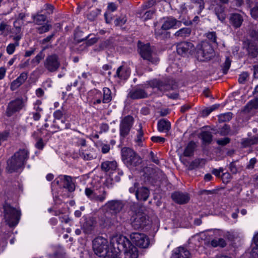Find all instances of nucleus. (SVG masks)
Listing matches in <instances>:
<instances>
[{
    "label": "nucleus",
    "instance_id": "obj_1",
    "mask_svg": "<svg viewBox=\"0 0 258 258\" xmlns=\"http://www.w3.org/2000/svg\"><path fill=\"white\" fill-rule=\"evenodd\" d=\"M110 243L114 248H117L119 251H123L119 258H138L137 248L125 236L121 235L113 236L110 239Z\"/></svg>",
    "mask_w": 258,
    "mask_h": 258
},
{
    "label": "nucleus",
    "instance_id": "obj_48",
    "mask_svg": "<svg viewBox=\"0 0 258 258\" xmlns=\"http://www.w3.org/2000/svg\"><path fill=\"white\" fill-rule=\"evenodd\" d=\"M51 25L49 24H46L41 27L38 28V32L39 34H43L44 33L48 32L50 28H51Z\"/></svg>",
    "mask_w": 258,
    "mask_h": 258
},
{
    "label": "nucleus",
    "instance_id": "obj_32",
    "mask_svg": "<svg viewBox=\"0 0 258 258\" xmlns=\"http://www.w3.org/2000/svg\"><path fill=\"white\" fill-rule=\"evenodd\" d=\"M215 12L219 20L221 21L225 20L226 15L224 13V8L223 6L221 5L217 6L215 8Z\"/></svg>",
    "mask_w": 258,
    "mask_h": 258
},
{
    "label": "nucleus",
    "instance_id": "obj_14",
    "mask_svg": "<svg viewBox=\"0 0 258 258\" xmlns=\"http://www.w3.org/2000/svg\"><path fill=\"white\" fill-rule=\"evenodd\" d=\"M195 50L194 45L190 42L183 41L177 45V52L181 55L192 54Z\"/></svg>",
    "mask_w": 258,
    "mask_h": 258
},
{
    "label": "nucleus",
    "instance_id": "obj_16",
    "mask_svg": "<svg viewBox=\"0 0 258 258\" xmlns=\"http://www.w3.org/2000/svg\"><path fill=\"white\" fill-rule=\"evenodd\" d=\"M243 47L246 49L249 56L254 58L258 55V46L255 42L246 40L243 43Z\"/></svg>",
    "mask_w": 258,
    "mask_h": 258
},
{
    "label": "nucleus",
    "instance_id": "obj_52",
    "mask_svg": "<svg viewBox=\"0 0 258 258\" xmlns=\"http://www.w3.org/2000/svg\"><path fill=\"white\" fill-rule=\"evenodd\" d=\"M126 22V18L125 16H123L117 18L114 21V24L115 26H122Z\"/></svg>",
    "mask_w": 258,
    "mask_h": 258
},
{
    "label": "nucleus",
    "instance_id": "obj_49",
    "mask_svg": "<svg viewBox=\"0 0 258 258\" xmlns=\"http://www.w3.org/2000/svg\"><path fill=\"white\" fill-rule=\"evenodd\" d=\"M53 115L55 118V120H54L53 122L54 123H56V121L55 120L56 119L58 120V119H60L63 115V113L61 110H57L54 112ZM54 126H56V127H57L58 129L59 128V127L58 126L56 125V124H54Z\"/></svg>",
    "mask_w": 258,
    "mask_h": 258
},
{
    "label": "nucleus",
    "instance_id": "obj_23",
    "mask_svg": "<svg viewBox=\"0 0 258 258\" xmlns=\"http://www.w3.org/2000/svg\"><path fill=\"white\" fill-rule=\"evenodd\" d=\"M117 167V164L115 161H105L101 164L100 168L104 172H112L115 171Z\"/></svg>",
    "mask_w": 258,
    "mask_h": 258
},
{
    "label": "nucleus",
    "instance_id": "obj_33",
    "mask_svg": "<svg viewBox=\"0 0 258 258\" xmlns=\"http://www.w3.org/2000/svg\"><path fill=\"white\" fill-rule=\"evenodd\" d=\"M195 148V143L192 142L189 143L185 149L183 153L184 156L185 157H190L192 156Z\"/></svg>",
    "mask_w": 258,
    "mask_h": 258
},
{
    "label": "nucleus",
    "instance_id": "obj_61",
    "mask_svg": "<svg viewBox=\"0 0 258 258\" xmlns=\"http://www.w3.org/2000/svg\"><path fill=\"white\" fill-rule=\"evenodd\" d=\"M54 36V33L51 34V35L48 36L45 38H44L41 40V44H45L50 42L51 40V39L53 38Z\"/></svg>",
    "mask_w": 258,
    "mask_h": 258
},
{
    "label": "nucleus",
    "instance_id": "obj_18",
    "mask_svg": "<svg viewBox=\"0 0 258 258\" xmlns=\"http://www.w3.org/2000/svg\"><path fill=\"white\" fill-rule=\"evenodd\" d=\"M147 93L141 88H134L131 90L127 95V97L132 99H140L147 98Z\"/></svg>",
    "mask_w": 258,
    "mask_h": 258
},
{
    "label": "nucleus",
    "instance_id": "obj_45",
    "mask_svg": "<svg viewBox=\"0 0 258 258\" xmlns=\"http://www.w3.org/2000/svg\"><path fill=\"white\" fill-rule=\"evenodd\" d=\"M139 126L140 128L138 130V134L137 135V139H136V142L140 145L142 142L143 141L144 132L141 124Z\"/></svg>",
    "mask_w": 258,
    "mask_h": 258
},
{
    "label": "nucleus",
    "instance_id": "obj_10",
    "mask_svg": "<svg viewBox=\"0 0 258 258\" xmlns=\"http://www.w3.org/2000/svg\"><path fill=\"white\" fill-rule=\"evenodd\" d=\"M60 66L58 56L56 54L48 55L44 61V67L49 72H55Z\"/></svg>",
    "mask_w": 258,
    "mask_h": 258
},
{
    "label": "nucleus",
    "instance_id": "obj_54",
    "mask_svg": "<svg viewBox=\"0 0 258 258\" xmlns=\"http://www.w3.org/2000/svg\"><path fill=\"white\" fill-rule=\"evenodd\" d=\"M10 133L8 131H5L0 134V145L4 141H6L9 137Z\"/></svg>",
    "mask_w": 258,
    "mask_h": 258
},
{
    "label": "nucleus",
    "instance_id": "obj_50",
    "mask_svg": "<svg viewBox=\"0 0 258 258\" xmlns=\"http://www.w3.org/2000/svg\"><path fill=\"white\" fill-rule=\"evenodd\" d=\"M249 36L254 40L258 39V31L252 27L249 29L248 31Z\"/></svg>",
    "mask_w": 258,
    "mask_h": 258
},
{
    "label": "nucleus",
    "instance_id": "obj_26",
    "mask_svg": "<svg viewBox=\"0 0 258 258\" xmlns=\"http://www.w3.org/2000/svg\"><path fill=\"white\" fill-rule=\"evenodd\" d=\"M96 222L93 218L87 219L83 225L84 232L86 234H90L93 231Z\"/></svg>",
    "mask_w": 258,
    "mask_h": 258
},
{
    "label": "nucleus",
    "instance_id": "obj_27",
    "mask_svg": "<svg viewBox=\"0 0 258 258\" xmlns=\"http://www.w3.org/2000/svg\"><path fill=\"white\" fill-rule=\"evenodd\" d=\"M63 187L67 188L70 192H72L75 189V183L72 181V178L70 176H63Z\"/></svg>",
    "mask_w": 258,
    "mask_h": 258
},
{
    "label": "nucleus",
    "instance_id": "obj_51",
    "mask_svg": "<svg viewBox=\"0 0 258 258\" xmlns=\"http://www.w3.org/2000/svg\"><path fill=\"white\" fill-rule=\"evenodd\" d=\"M207 37L212 42L217 44V42H216L217 36H216V32H208L207 34Z\"/></svg>",
    "mask_w": 258,
    "mask_h": 258
},
{
    "label": "nucleus",
    "instance_id": "obj_5",
    "mask_svg": "<svg viewBox=\"0 0 258 258\" xmlns=\"http://www.w3.org/2000/svg\"><path fill=\"white\" fill-rule=\"evenodd\" d=\"M145 208L143 207H138L135 210V215L133 217L132 225L135 229L143 228L148 222L146 213H145Z\"/></svg>",
    "mask_w": 258,
    "mask_h": 258
},
{
    "label": "nucleus",
    "instance_id": "obj_17",
    "mask_svg": "<svg viewBox=\"0 0 258 258\" xmlns=\"http://www.w3.org/2000/svg\"><path fill=\"white\" fill-rule=\"evenodd\" d=\"M172 200L179 204H185L188 202L190 199L187 193H183L179 191L175 192L171 195Z\"/></svg>",
    "mask_w": 258,
    "mask_h": 258
},
{
    "label": "nucleus",
    "instance_id": "obj_39",
    "mask_svg": "<svg viewBox=\"0 0 258 258\" xmlns=\"http://www.w3.org/2000/svg\"><path fill=\"white\" fill-rule=\"evenodd\" d=\"M34 22L37 25H42L46 21V17L42 14H37L33 17Z\"/></svg>",
    "mask_w": 258,
    "mask_h": 258
},
{
    "label": "nucleus",
    "instance_id": "obj_58",
    "mask_svg": "<svg viewBox=\"0 0 258 258\" xmlns=\"http://www.w3.org/2000/svg\"><path fill=\"white\" fill-rule=\"evenodd\" d=\"M44 146V143L42 138H39L35 144V147L38 149L42 150Z\"/></svg>",
    "mask_w": 258,
    "mask_h": 258
},
{
    "label": "nucleus",
    "instance_id": "obj_64",
    "mask_svg": "<svg viewBox=\"0 0 258 258\" xmlns=\"http://www.w3.org/2000/svg\"><path fill=\"white\" fill-rule=\"evenodd\" d=\"M156 4V0H149L148 2L143 6L144 9L150 8Z\"/></svg>",
    "mask_w": 258,
    "mask_h": 258
},
{
    "label": "nucleus",
    "instance_id": "obj_55",
    "mask_svg": "<svg viewBox=\"0 0 258 258\" xmlns=\"http://www.w3.org/2000/svg\"><path fill=\"white\" fill-rule=\"evenodd\" d=\"M104 258H119V257H118V253L116 251L111 250L108 251Z\"/></svg>",
    "mask_w": 258,
    "mask_h": 258
},
{
    "label": "nucleus",
    "instance_id": "obj_9",
    "mask_svg": "<svg viewBox=\"0 0 258 258\" xmlns=\"http://www.w3.org/2000/svg\"><path fill=\"white\" fill-rule=\"evenodd\" d=\"M108 248V241L106 238L98 237L93 241V249L95 253L99 256L106 254Z\"/></svg>",
    "mask_w": 258,
    "mask_h": 258
},
{
    "label": "nucleus",
    "instance_id": "obj_38",
    "mask_svg": "<svg viewBox=\"0 0 258 258\" xmlns=\"http://www.w3.org/2000/svg\"><path fill=\"white\" fill-rule=\"evenodd\" d=\"M201 163L205 164V161L203 159H196L191 162L188 167V169L193 170L197 168L200 166Z\"/></svg>",
    "mask_w": 258,
    "mask_h": 258
},
{
    "label": "nucleus",
    "instance_id": "obj_40",
    "mask_svg": "<svg viewBox=\"0 0 258 258\" xmlns=\"http://www.w3.org/2000/svg\"><path fill=\"white\" fill-rule=\"evenodd\" d=\"M211 245L213 247L220 246L224 247L226 245V243L223 238L214 239L211 241Z\"/></svg>",
    "mask_w": 258,
    "mask_h": 258
},
{
    "label": "nucleus",
    "instance_id": "obj_57",
    "mask_svg": "<svg viewBox=\"0 0 258 258\" xmlns=\"http://www.w3.org/2000/svg\"><path fill=\"white\" fill-rule=\"evenodd\" d=\"M230 142V139L229 138H224L223 139H219L217 140V143L219 145L225 146Z\"/></svg>",
    "mask_w": 258,
    "mask_h": 258
},
{
    "label": "nucleus",
    "instance_id": "obj_25",
    "mask_svg": "<svg viewBox=\"0 0 258 258\" xmlns=\"http://www.w3.org/2000/svg\"><path fill=\"white\" fill-rule=\"evenodd\" d=\"M28 74L27 73H22L20 76L15 80L13 81L11 84V89L14 91L19 87L27 79Z\"/></svg>",
    "mask_w": 258,
    "mask_h": 258
},
{
    "label": "nucleus",
    "instance_id": "obj_59",
    "mask_svg": "<svg viewBox=\"0 0 258 258\" xmlns=\"http://www.w3.org/2000/svg\"><path fill=\"white\" fill-rule=\"evenodd\" d=\"M23 24V21H21L18 19L16 20L14 22V26L15 29H18L19 31L20 30H21V26Z\"/></svg>",
    "mask_w": 258,
    "mask_h": 258
},
{
    "label": "nucleus",
    "instance_id": "obj_34",
    "mask_svg": "<svg viewBox=\"0 0 258 258\" xmlns=\"http://www.w3.org/2000/svg\"><path fill=\"white\" fill-rule=\"evenodd\" d=\"M201 136L205 143L210 144L212 140V135L210 132L204 131L201 134Z\"/></svg>",
    "mask_w": 258,
    "mask_h": 258
},
{
    "label": "nucleus",
    "instance_id": "obj_30",
    "mask_svg": "<svg viewBox=\"0 0 258 258\" xmlns=\"http://www.w3.org/2000/svg\"><path fill=\"white\" fill-rule=\"evenodd\" d=\"M129 75L130 73L127 69L123 66H120L117 69L115 77H117L120 79H126Z\"/></svg>",
    "mask_w": 258,
    "mask_h": 258
},
{
    "label": "nucleus",
    "instance_id": "obj_7",
    "mask_svg": "<svg viewBox=\"0 0 258 258\" xmlns=\"http://www.w3.org/2000/svg\"><path fill=\"white\" fill-rule=\"evenodd\" d=\"M138 47L141 56L144 59L152 63H156L159 58L153 51L149 44H141L139 42Z\"/></svg>",
    "mask_w": 258,
    "mask_h": 258
},
{
    "label": "nucleus",
    "instance_id": "obj_24",
    "mask_svg": "<svg viewBox=\"0 0 258 258\" xmlns=\"http://www.w3.org/2000/svg\"><path fill=\"white\" fill-rule=\"evenodd\" d=\"M150 195V191L146 187L137 188L136 191V196L138 200L145 201L147 200Z\"/></svg>",
    "mask_w": 258,
    "mask_h": 258
},
{
    "label": "nucleus",
    "instance_id": "obj_8",
    "mask_svg": "<svg viewBox=\"0 0 258 258\" xmlns=\"http://www.w3.org/2000/svg\"><path fill=\"white\" fill-rule=\"evenodd\" d=\"M149 84L151 87L157 88L161 91L174 90L177 88V85L175 82L171 80L162 81L155 79L150 81Z\"/></svg>",
    "mask_w": 258,
    "mask_h": 258
},
{
    "label": "nucleus",
    "instance_id": "obj_21",
    "mask_svg": "<svg viewBox=\"0 0 258 258\" xmlns=\"http://www.w3.org/2000/svg\"><path fill=\"white\" fill-rule=\"evenodd\" d=\"M105 206L114 213H117L122 210L123 204L120 201L112 200L106 203Z\"/></svg>",
    "mask_w": 258,
    "mask_h": 258
},
{
    "label": "nucleus",
    "instance_id": "obj_28",
    "mask_svg": "<svg viewBox=\"0 0 258 258\" xmlns=\"http://www.w3.org/2000/svg\"><path fill=\"white\" fill-rule=\"evenodd\" d=\"M170 123L168 120L162 119L158 121V129L160 132L166 133L170 130Z\"/></svg>",
    "mask_w": 258,
    "mask_h": 258
},
{
    "label": "nucleus",
    "instance_id": "obj_20",
    "mask_svg": "<svg viewBox=\"0 0 258 258\" xmlns=\"http://www.w3.org/2000/svg\"><path fill=\"white\" fill-rule=\"evenodd\" d=\"M243 22V16L238 13H231L229 16L230 24L235 29L239 28Z\"/></svg>",
    "mask_w": 258,
    "mask_h": 258
},
{
    "label": "nucleus",
    "instance_id": "obj_3",
    "mask_svg": "<svg viewBox=\"0 0 258 258\" xmlns=\"http://www.w3.org/2000/svg\"><path fill=\"white\" fill-rule=\"evenodd\" d=\"M3 208L4 219L7 224L10 227H14L17 225L21 215L20 210L14 207L6 201L4 203Z\"/></svg>",
    "mask_w": 258,
    "mask_h": 258
},
{
    "label": "nucleus",
    "instance_id": "obj_43",
    "mask_svg": "<svg viewBox=\"0 0 258 258\" xmlns=\"http://www.w3.org/2000/svg\"><path fill=\"white\" fill-rule=\"evenodd\" d=\"M231 62V60L230 59L229 57H227L222 66V71L224 74H227L230 68Z\"/></svg>",
    "mask_w": 258,
    "mask_h": 258
},
{
    "label": "nucleus",
    "instance_id": "obj_12",
    "mask_svg": "<svg viewBox=\"0 0 258 258\" xmlns=\"http://www.w3.org/2000/svg\"><path fill=\"white\" fill-rule=\"evenodd\" d=\"M131 239L135 244L141 248H147L149 245V239L144 234L133 233L131 234Z\"/></svg>",
    "mask_w": 258,
    "mask_h": 258
},
{
    "label": "nucleus",
    "instance_id": "obj_36",
    "mask_svg": "<svg viewBox=\"0 0 258 258\" xmlns=\"http://www.w3.org/2000/svg\"><path fill=\"white\" fill-rule=\"evenodd\" d=\"M250 8L251 17L254 19L258 18V2H254L250 5Z\"/></svg>",
    "mask_w": 258,
    "mask_h": 258
},
{
    "label": "nucleus",
    "instance_id": "obj_56",
    "mask_svg": "<svg viewBox=\"0 0 258 258\" xmlns=\"http://www.w3.org/2000/svg\"><path fill=\"white\" fill-rule=\"evenodd\" d=\"M229 130H230L229 126L227 124H224V125L222 127V128H221V129L220 131V135H221L222 136H225L229 133Z\"/></svg>",
    "mask_w": 258,
    "mask_h": 258
},
{
    "label": "nucleus",
    "instance_id": "obj_37",
    "mask_svg": "<svg viewBox=\"0 0 258 258\" xmlns=\"http://www.w3.org/2000/svg\"><path fill=\"white\" fill-rule=\"evenodd\" d=\"M258 142V138L254 137V138H251L249 139H244L242 142V145L243 147H247L249 146H250L251 145L256 144Z\"/></svg>",
    "mask_w": 258,
    "mask_h": 258
},
{
    "label": "nucleus",
    "instance_id": "obj_13",
    "mask_svg": "<svg viewBox=\"0 0 258 258\" xmlns=\"http://www.w3.org/2000/svg\"><path fill=\"white\" fill-rule=\"evenodd\" d=\"M85 195L91 201L97 203H103L106 200L107 191L103 190L100 194L90 188H86L85 190Z\"/></svg>",
    "mask_w": 258,
    "mask_h": 258
},
{
    "label": "nucleus",
    "instance_id": "obj_11",
    "mask_svg": "<svg viewBox=\"0 0 258 258\" xmlns=\"http://www.w3.org/2000/svg\"><path fill=\"white\" fill-rule=\"evenodd\" d=\"M25 103L22 98H18L10 101L7 106L6 114L8 116H12L15 112L21 110L24 106Z\"/></svg>",
    "mask_w": 258,
    "mask_h": 258
},
{
    "label": "nucleus",
    "instance_id": "obj_4",
    "mask_svg": "<svg viewBox=\"0 0 258 258\" xmlns=\"http://www.w3.org/2000/svg\"><path fill=\"white\" fill-rule=\"evenodd\" d=\"M214 55V49L211 44L207 41H203L196 47V56L200 61L210 59Z\"/></svg>",
    "mask_w": 258,
    "mask_h": 258
},
{
    "label": "nucleus",
    "instance_id": "obj_63",
    "mask_svg": "<svg viewBox=\"0 0 258 258\" xmlns=\"http://www.w3.org/2000/svg\"><path fill=\"white\" fill-rule=\"evenodd\" d=\"M251 255L253 258H258V245L253 247L251 250Z\"/></svg>",
    "mask_w": 258,
    "mask_h": 258
},
{
    "label": "nucleus",
    "instance_id": "obj_35",
    "mask_svg": "<svg viewBox=\"0 0 258 258\" xmlns=\"http://www.w3.org/2000/svg\"><path fill=\"white\" fill-rule=\"evenodd\" d=\"M111 94V91L109 88H104L103 89V98L102 101L104 103H107L111 100L112 97Z\"/></svg>",
    "mask_w": 258,
    "mask_h": 258
},
{
    "label": "nucleus",
    "instance_id": "obj_62",
    "mask_svg": "<svg viewBox=\"0 0 258 258\" xmlns=\"http://www.w3.org/2000/svg\"><path fill=\"white\" fill-rule=\"evenodd\" d=\"M151 140L154 142L156 143H164L165 141V139L160 137H152Z\"/></svg>",
    "mask_w": 258,
    "mask_h": 258
},
{
    "label": "nucleus",
    "instance_id": "obj_53",
    "mask_svg": "<svg viewBox=\"0 0 258 258\" xmlns=\"http://www.w3.org/2000/svg\"><path fill=\"white\" fill-rule=\"evenodd\" d=\"M248 74L246 72H243L239 76L238 79V82L240 84H243L246 81L247 78L248 77Z\"/></svg>",
    "mask_w": 258,
    "mask_h": 258
},
{
    "label": "nucleus",
    "instance_id": "obj_6",
    "mask_svg": "<svg viewBox=\"0 0 258 258\" xmlns=\"http://www.w3.org/2000/svg\"><path fill=\"white\" fill-rule=\"evenodd\" d=\"M121 154L123 162L127 166L135 167L141 163L140 157L131 148H122Z\"/></svg>",
    "mask_w": 258,
    "mask_h": 258
},
{
    "label": "nucleus",
    "instance_id": "obj_19",
    "mask_svg": "<svg viewBox=\"0 0 258 258\" xmlns=\"http://www.w3.org/2000/svg\"><path fill=\"white\" fill-rule=\"evenodd\" d=\"M171 258H191V256L186 248L178 247L173 250Z\"/></svg>",
    "mask_w": 258,
    "mask_h": 258
},
{
    "label": "nucleus",
    "instance_id": "obj_2",
    "mask_svg": "<svg viewBox=\"0 0 258 258\" xmlns=\"http://www.w3.org/2000/svg\"><path fill=\"white\" fill-rule=\"evenodd\" d=\"M29 157V151L26 149H20L7 161L6 170L9 173L17 171L26 163Z\"/></svg>",
    "mask_w": 258,
    "mask_h": 258
},
{
    "label": "nucleus",
    "instance_id": "obj_44",
    "mask_svg": "<svg viewBox=\"0 0 258 258\" xmlns=\"http://www.w3.org/2000/svg\"><path fill=\"white\" fill-rule=\"evenodd\" d=\"M19 45V43H11L7 47L6 51L9 54H13L17 46Z\"/></svg>",
    "mask_w": 258,
    "mask_h": 258
},
{
    "label": "nucleus",
    "instance_id": "obj_29",
    "mask_svg": "<svg viewBox=\"0 0 258 258\" xmlns=\"http://www.w3.org/2000/svg\"><path fill=\"white\" fill-rule=\"evenodd\" d=\"M191 32V30L189 28H183L176 31L174 35L175 37L179 38H185L189 36Z\"/></svg>",
    "mask_w": 258,
    "mask_h": 258
},
{
    "label": "nucleus",
    "instance_id": "obj_31",
    "mask_svg": "<svg viewBox=\"0 0 258 258\" xmlns=\"http://www.w3.org/2000/svg\"><path fill=\"white\" fill-rule=\"evenodd\" d=\"M258 108V99L254 98V99L249 101L247 104L245 106L243 111L244 112H249L252 109H255Z\"/></svg>",
    "mask_w": 258,
    "mask_h": 258
},
{
    "label": "nucleus",
    "instance_id": "obj_46",
    "mask_svg": "<svg viewBox=\"0 0 258 258\" xmlns=\"http://www.w3.org/2000/svg\"><path fill=\"white\" fill-rule=\"evenodd\" d=\"M44 55L43 51H40L33 59L31 60L32 63H36L37 64L39 63L41 60L44 58Z\"/></svg>",
    "mask_w": 258,
    "mask_h": 258
},
{
    "label": "nucleus",
    "instance_id": "obj_47",
    "mask_svg": "<svg viewBox=\"0 0 258 258\" xmlns=\"http://www.w3.org/2000/svg\"><path fill=\"white\" fill-rule=\"evenodd\" d=\"M192 2L196 4L199 8L198 13L200 14L205 8V3L203 0H192Z\"/></svg>",
    "mask_w": 258,
    "mask_h": 258
},
{
    "label": "nucleus",
    "instance_id": "obj_41",
    "mask_svg": "<svg viewBox=\"0 0 258 258\" xmlns=\"http://www.w3.org/2000/svg\"><path fill=\"white\" fill-rule=\"evenodd\" d=\"M232 114L231 112H227L221 114L219 115V120L220 122H226L229 121L232 118Z\"/></svg>",
    "mask_w": 258,
    "mask_h": 258
},
{
    "label": "nucleus",
    "instance_id": "obj_60",
    "mask_svg": "<svg viewBox=\"0 0 258 258\" xmlns=\"http://www.w3.org/2000/svg\"><path fill=\"white\" fill-rule=\"evenodd\" d=\"M10 26L5 23L2 22L0 24V31L2 33L4 32L5 30H7L9 31L10 30Z\"/></svg>",
    "mask_w": 258,
    "mask_h": 258
},
{
    "label": "nucleus",
    "instance_id": "obj_22",
    "mask_svg": "<svg viewBox=\"0 0 258 258\" xmlns=\"http://www.w3.org/2000/svg\"><path fill=\"white\" fill-rule=\"evenodd\" d=\"M181 24V22L173 18H167L163 24L161 28L164 30H167L171 28H179Z\"/></svg>",
    "mask_w": 258,
    "mask_h": 258
},
{
    "label": "nucleus",
    "instance_id": "obj_15",
    "mask_svg": "<svg viewBox=\"0 0 258 258\" xmlns=\"http://www.w3.org/2000/svg\"><path fill=\"white\" fill-rule=\"evenodd\" d=\"M133 122V117L130 115L125 116L122 120L120 124V135L121 136L124 137L128 134Z\"/></svg>",
    "mask_w": 258,
    "mask_h": 258
},
{
    "label": "nucleus",
    "instance_id": "obj_42",
    "mask_svg": "<svg viewBox=\"0 0 258 258\" xmlns=\"http://www.w3.org/2000/svg\"><path fill=\"white\" fill-rule=\"evenodd\" d=\"M229 169L230 172L234 174L238 173L240 170V167L236 165L235 161L232 162L229 164Z\"/></svg>",
    "mask_w": 258,
    "mask_h": 258
}]
</instances>
